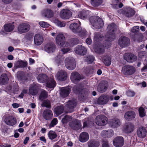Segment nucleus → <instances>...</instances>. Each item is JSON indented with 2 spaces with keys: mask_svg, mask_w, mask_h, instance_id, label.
Here are the masks:
<instances>
[{
  "mask_svg": "<svg viewBox=\"0 0 147 147\" xmlns=\"http://www.w3.org/2000/svg\"><path fill=\"white\" fill-rule=\"evenodd\" d=\"M139 30V27L138 26H135L133 27L131 32L134 33H136L138 32Z\"/></svg>",
  "mask_w": 147,
  "mask_h": 147,
  "instance_id": "obj_57",
  "label": "nucleus"
},
{
  "mask_svg": "<svg viewBox=\"0 0 147 147\" xmlns=\"http://www.w3.org/2000/svg\"><path fill=\"white\" fill-rule=\"evenodd\" d=\"M70 29L74 33L78 32L80 28L79 25L76 23L71 24L69 26Z\"/></svg>",
  "mask_w": 147,
  "mask_h": 147,
  "instance_id": "obj_36",
  "label": "nucleus"
},
{
  "mask_svg": "<svg viewBox=\"0 0 147 147\" xmlns=\"http://www.w3.org/2000/svg\"><path fill=\"white\" fill-rule=\"evenodd\" d=\"M65 65L66 68L69 70H73L76 66L74 59L71 57H66L65 60Z\"/></svg>",
  "mask_w": 147,
  "mask_h": 147,
  "instance_id": "obj_6",
  "label": "nucleus"
},
{
  "mask_svg": "<svg viewBox=\"0 0 147 147\" xmlns=\"http://www.w3.org/2000/svg\"><path fill=\"white\" fill-rule=\"evenodd\" d=\"M14 28L13 25L11 23L6 24L4 26V30L6 32H9L12 31Z\"/></svg>",
  "mask_w": 147,
  "mask_h": 147,
  "instance_id": "obj_39",
  "label": "nucleus"
},
{
  "mask_svg": "<svg viewBox=\"0 0 147 147\" xmlns=\"http://www.w3.org/2000/svg\"><path fill=\"white\" fill-rule=\"evenodd\" d=\"M69 126L72 129L78 130L81 128L82 124L80 120L75 119L69 123Z\"/></svg>",
  "mask_w": 147,
  "mask_h": 147,
  "instance_id": "obj_11",
  "label": "nucleus"
},
{
  "mask_svg": "<svg viewBox=\"0 0 147 147\" xmlns=\"http://www.w3.org/2000/svg\"><path fill=\"white\" fill-rule=\"evenodd\" d=\"M22 74V73L21 71H19L18 72L17 74V77L18 79H21Z\"/></svg>",
  "mask_w": 147,
  "mask_h": 147,
  "instance_id": "obj_64",
  "label": "nucleus"
},
{
  "mask_svg": "<svg viewBox=\"0 0 147 147\" xmlns=\"http://www.w3.org/2000/svg\"><path fill=\"white\" fill-rule=\"evenodd\" d=\"M134 127L133 124L129 123L124 127L123 131L126 133L129 134L133 131Z\"/></svg>",
  "mask_w": 147,
  "mask_h": 147,
  "instance_id": "obj_33",
  "label": "nucleus"
},
{
  "mask_svg": "<svg viewBox=\"0 0 147 147\" xmlns=\"http://www.w3.org/2000/svg\"><path fill=\"white\" fill-rule=\"evenodd\" d=\"M80 28L79 29L78 32L77 33L78 34V35L81 37H84V36L86 35L87 34V32L85 29H82L81 31H80Z\"/></svg>",
  "mask_w": 147,
  "mask_h": 147,
  "instance_id": "obj_52",
  "label": "nucleus"
},
{
  "mask_svg": "<svg viewBox=\"0 0 147 147\" xmlns=\"http://www.w3.org/2000/svg\"><path fill=\"white\" fill-rule=\"evenodd\" d=\"M94 50L96 52L100 54H102L105 52V50L102 46L98 47L97 48H95Z\"/></svg>",
  "mask_w": 147,
  "mask_h": 147,
  "instance_id": "obj_50",
  "label": "nucleus"
},
{
  "mask_svg": "<svg viewBox=\"0 0 147 147\" xmlns=\"http://www.w3.org/2000/svg\"><path fill=\"white\" fill-rule=\"evenodd\" d=\"M27 64V63L26 61H18L15 63L14 67L16 68L24 67L26 66Z\"/></svg>",
  "mask_w": 147,
  "mask_h": 147,
  "instance_id": "obj_35",
  "label": "nucleus"
},
{
  "mask_svg": "<svg viewBox=\"0 0 147 147\" xmlns=\"http://www.w3.org/2000/svg\"><path fill=\"white\" fill-rule=\"evenodd\" d=\"M94 58L92 55H87L85 58V61L88 63H92L94 60Z\"/></svg>",
  "mask_w": 147,
  "mask_h": 147,
  "instance_id": "obj_44",
  "label": "nucleus"
},
{
  "mask_svg": "<svg viewBox=\"0 0 147 147\" xmlns=\"http://www.w3.org/2000/svg\"><path fill=\"white\" fill-rule=\"evenodd\" d=\"M93 72V69L91 66L87 67L85 70V73L87 74H92Z\"/></svg>",
  "mask_w": 147,
  "mask_h": 147,
  "instance_id": "obj_55",
  "label": "nucleus"
},
{
  "mask_svg": "<svg viewBox=\"0 0 147 147\" xmlns=\"http://www.w3.org/2000/svg\"><path fill=\"white\" fill-rule=\"evenodd\" d=\"M87 144L88 147H98L100 144L98 141L93 140H89Z\"/></svg>",
  "mask_w": 147,
  "mask_h": 147,
  "instance_id": "obj_38",
  "label": "nucleus"
},
{
  "mask_svg": "<svg viewBox=\"0 0 147 147\" xmlns=\"http://www.w3.org/2000/svg\"><path fill=\"white\" fill-rule=\"evenodd\" d=\"M146 130L144 127H140L138 129L137 134L138 136L140 138H144L146 136Z\"/></svg>",
  "mask_w": 147,
  "mask_h": 147,
  "instance_id": "obj_32",
  "label": "nucleus"
},
{
  "mask_svg": "<svg viewBox=\"0 0 147 147\" xmlns=\"http://www.w3.org/2000/svg\"><path fill=\"white\" fill-rule=\"evenodd\" d=\"M4 121L6 124L11 126L14 125L17 123L16 119L11 116L7 117L4 119Z\"/></svg>",
  "mask_w": 147,
  "mask_h": 147,
  "instance_id": "obj_18",
  "label": "nucleus"
},
{
  "mask_svg": "<svg viewBox=\"0 0 147 147\" xmlns=\"http://www.w3.org/2000/svg\"><path fill=\"white\" fill-rule=\"evenodd\" d=\"M103 60V62L105 65L107 66H109L111 63V59L108 56H106L102 58Z\"/></svg>",
  "mask_w": 147,
  "mask_h": 147,
  "instance_id": "obj_43",
  "label": "nucleus"
},
{
  "mask_svg": "<svg viewBox=\"0 0 147 147\" xmlns=\"http://www.w3.org/2000/svg\"><path fill=\"white\" fill-rule=\"evenodd\" d=\"M109 123L113 128L118 127L121 124L120 120L117 118H115L109 121Z\"/></svg>",
  "mask_w": 147,
  "mask_h": 147,
  "instance_id": "obj_28",
  "label": "nucleus"
},
{
  "mask_svg": "<svg viewBox=\"0 0 147 147\" xmlns=\"http://www.w3.org/2000/svg\"><path fill=\"white\" fill-rule=\"evenodd\" d=\"M108 87V84L107 81H102L98 85V91L100 92H103L107 90Z\"/></svg>",
  "mask_w": 147,
  "mask_h": 147,
  "instance_id": "obj_15",
  "label": "nucleus"
},
{
  "mask_svg": "<svg viewBox=\"0 0 147 147\" xmlns=\"http://www.w3.org/2000/svg\"><path fill=\"white\" fill-rule=\"evenodd\" d=\"M86 49L81 45L77 46L74 49V52L76 54L84 55L87 52Z\"/></svg>",
  "mask_w": 147,
  "mask_h": 147,
  "instance_id": "obj_12",
  "label": "nucleus"
},
{
  "mask_svg": "<svg viewBox=\"0 0 147 147\" xmlns=\"http://www.w3.org/2000/svg\"><path fill=\"white\" fill-rule=\"evenodd\" d=\"M56 46L53 42L47 43L44 46L43 50L48 53L54 52L56 49Z\"/></svg>",
  "mask_w": 147,
  "mask_h": 147,
  "instance_id": "obj_8",
  "label": "nucleus"
},
{
  "mask_svg": "<svg viewBox=\"0 0 147 147\" xmlns=\"http://www.w3.org/2000/svg\"><path fill=\"white\" fill-rule=\"evenodd\" d=\"M86 42L88 45H90L92 42V40L90 38H88L86 40Z\"/></svg>",
  "mask_w": 147,
  "mask_h": 147,
  "instance_id": "obj_63",
  "label": "nucleus"
},
{
  "mask_svg": "<svg viewBox=\"0 0 147 147\" xmlns=\"http://www.w3.org/2000/svg\"><path fill=\"white\" fill-rule=\"evenodd\" d=\"M57 123L58 120L56 118H53L50 124V128L54 127L57 124Z\"/></svg>",
  "mask_w": 147,
  "mask_h": 147,
  "instance_id": "obj_54",
  "label": "nucleus"
},
{
  "mask_svg": "<svg viewBox=\"0 0 147 147\" xmlns=\"http://www.w3.org/2000/svg\"><path fill=\"white\" fill-rule=\"evenodd\" d=\"M139 57L142 58L143 56H147V52L145 51H140L139 53Z\"/></svg>",
  "mask_w": 147,
  "mask_h": 147,
  "instance_id": "obj_58",
  "label": "nucleus"
},
{
  "mask_svg": "<svg viewBox=\"0 0 147 147\" xmlns=\"http://www.w3.org/2000/svg\"><path fill=\"white\" fill-rule=\"evenodd\" d=\"M90 21L92 25L96 28L100 29L104 25L102 20L98 16L91 17L90 18Z\"/></svg>",
  "mask_w": 147,
  "mask_h": 147,
  "instance_id": "obj_5",
  "label": "nucleus"
},
{
  "mask_svg": "<svg viewBox=\"0 0 147 147\" xmlns=\"http://www.w3.org/2000/svg\"><path fill=\"white\" fill-rule=\"evenodd\" d=\"M124 140L123 138L121 136L116 137L113 140V145L116 147H121L124 144Z\"/></svg>",
  "mask_w": 147,
  "mask_h": 147,
  "instance_id": "obj_20",
  "label": "nucleus"
},
{
  "mask_svg": "<svg viewBox=\"0 0 147 147\" xmlns=\"http://www.w3.org/2000/svg\"><path fill=\"white\" fill-rule=\"evenodd\" d=\"M47 96V92L45 90H42L39 96V98L40 100H42L44 98H46Z\"/></svg>",
  "mask_w": 147,
  "mask_h": 147,
  "instance_id": "obj_47",
  "label": "nucleus"
},
{
  "mask_svg": "<svg viewBox=\"0 0 147 147\" xmlns=\"http://www.w3.org/2000/svg\"><path fill=\"white\" fill-rule=\"evenodd\" d=\"M90 12L89 10H83L78 13V16L81 19H85L90 14Z\"/></svg>",
  "mask_w": 147,
  "mask_h": 147,
  "instance_id": "obj_26",
  "label": "nucleus"
},
{
  "mask_svg": "<svg viewBox=\"0 0 147 147\" xmlns=\"http://www.w3.org/2000/svg\"><path fill=\"white\" fill-rule=\"evenodd\" d=\"M18 30L20 32L24 33L28 32L30 29V25L26 24H21L18 26Z\"/></svg>",
  "mask_w": 147,
  "mask_h": 147,
  "instance_id": "obj_19",
  "label": "nucleus"
},
{
  "mask_svg": "<svg viewBox=\"0 0 147 147\" xmlns=\"http://www.w3.org/2000/svg\"><path fill=\"white\" fill-rule=\"evenodd\" d=\"M43 39L42 36L39 34L36 35L34 38V42L36 45H40L43 42Z\"/></svg>",
  "mask_w": 147,
  "mask_h": 147,
  "instance_id": "obj_29",
  "label": "nucleus"
},
{
  "mask_svg": "<svg viewBox=\"0 0 147 147\" xmlns=\"http://www.w3.org/2000/svg\"><path fill=\"white\" fill-rule=\"evenodd\" d=\"M48 136L49 138L51 140L54 139L57 136L56 133L53 131H49L48 133Z\"/></svg>",
  "mask_w": 147,
  "mask_h": 147,
  "instance_id": "obj_48",
  "label": "nucleus"
},
{
  "mask_svg": "<svg viewBox=\"0 0 147 147\" xmlns=\"http://www.w3.org/2000/svg\"><path fill=\"white\" fill-rule=\"evenodd\" d=\"M42 16L47 18H51L53 16V12L51 9L46 8L42 10L41 11Z\"/></svg>",
  "mask_w": 147,
  "mask_h": 147,
  "instance_id": "obj_17",
  "label": "nucleus"
},
{
  "mask_svg": "<svg viewBox=\"0 0 147 147\" xmlns=\"http://www.w3.org/2000/svg\"><path fill=\"white\" fill-rule=\"evenodd\" d=\"M134 92L131 90H128L127 92V94L128 96L133 97L135 95Z\"/></svg>",
  "mask_w": 147,
  "mask_h": 147,
  "instance_id": "obj_59",
  "label": "nucleus"
},
{
  "mask_svg": "<svg viewBox=\"0 0 147 147\" xmlns=\"http://www.w3.org/2000/svg\"><path fill=\"white\" fill-rule=\"evenodd\" d=\"M79 40L78 38H73L69 40L68 42H67V45L70 49V51L71 50V47H73L74 45L78 44Z\"/></svg>",
  "mask_w": 147,
  "mask_h": 147,
  "instance_id": "obj_30",
  "label": "nucleus"
},
{
  "mask_svg": "<svg viewBox=\"0 0 147 147\" xmlns=\"http://www.w3.org/2000/svg\"><path fill=\"white\" fill-rule=\"evenodd\" d=\"M76 105V103L75 100H69L65 103L64 108L63 105L57 107L55 109V112L57 115L61 114L64 109L67 113H71L74 111V107Z\"/></svg>",
  "mask_w": 147,
  "mask_h": 147,
  "instance_id": "obj_2",
  "label": "nucleus"
},
{
  "mask_svg": "<svg viewBox=\"0 0 147 147\" xmlns=\"http://www.w3.org/2000/svg\"><path fill=\"white\" fill-rule=\"evenodd\" d=\"M39 24L41 27L45 28H48L50 26L47 22L44 21L39 22Z\"/></svg>",
  "mask_w": 147,
  "mask_h": 147,
  "instance_id": "obj_51",
  "label": "nucleus"
},
{
  "mask_svg": "<svg viewBox=\"0 0 147 147\" xmlns=\"http://www.w3.org/2000/svg\"><path fill=\"white\" fill-rule=\"evenodd\" d=\"M70 91L71 89L69 87L62 88L60 90V95L62 97H66L69 95Z\"/></svg>",
  "mask_w": 147,
  "mask_h": 147,
  "instance_id": "obj_23",
  "label": "nucleus"
},
{
  "mask_svg": "<svg viewBox=\"0 0 147 147\" xmlns=\"http://www.w3.org/2000/svg\"><path fill=\"white\" fill-rule=\"evenodd\" d=\"M117 28L116 25L114 23L111 24L107 27V30L109 36L108 40H105L103 44V47L105 48L108 49L110 47L111 43L110 40H112L115 38L114 32Z\"/></svg>",
  "mask_w": 147,
  "mask_h": 147,
  "instance_id": "obj_4",
  "label": "nucleus"
},
{
  "mask_svg": "<svg viewBox=\"0 0 147 147\" xmlns=\"http://www.w3.org/2000/svg\"><path fill=\"white\" fill-rule=\"evenodd\" d=\"M55 76L58 80L63 81L67 78V73L65 71L61 70L57 72Z\"/></svg>",
  "mask_w": 147,
  "mask_h": 147,
  "instance_id": "obj_10",
  "label": "nucleus"
},
{
  "mask_svg": "<svg viewBox=\"0 0 147 147\" xmlns=\"http://www.w3.org/2000/svg\"><path fill=\"white\" fill-rule=\"evenodd\" d=\"M144 66L141 69L142 72H147V64H146L144 63Z\"/></svg>",
  "mask_w": 147,
  "mask_h": 147,
  "instance_id": "obj_61",
  "label": "nucleus"
},
{
  "mask_svg": "<svg viewBox=\"0 0 147 147\" xmlns=\"http://www.w3.org/2000/svg\"><path fill=\"white\" fill-rule=\"evenodd\" d=\"M102 147H109L108 142L107 141H104L102 144Z\"/></svg>",
  "mask_w": 147,
  "mask_h": 147,
  "instance_id": "obj_62",
  "label": "nucleus"
},
{
  "mask_svg": "<svg viewBox=\"0 0 147 147\" xmlns=\"http://www.w3.org/2000/svg\"><path fill=\"white\" fill-rule=\"evenodd\" d=\"M88 134L85 132L82 133L80 135L79 140L82 142H85L87 141L89 139Z\"/></svg>",
  "mask_w": 147,
  "mask_h": 147,
  "instance_id": "obj_31",
  "label": "nucleus"
},
{
  "mask_svg": "<svg viewBox=\"0 0 147 147\" xmlns=\"http://www.w3.org/2000/svg\"><path fill=\"white\" fill-rule=\"evenodd\" d=\"M139 115L141 117H143L144 116L145 114L144 112V108L141 107L139 109Z\"/></svg>",
  "mask_w": 147,
  "mask_h": 147,
  "instance_id": "obj_56",
  "label": "nucleus"
},
{
  "mask_svg": "<svg viewBox=\"0 0 147 147\" xmlns=\"http://www.w3.org/2000/svg\"><path fill=\"white\" fill-rule=\"evenodd\" d=\"M114 134L112 129L103 130L101 132L102 135L104 137L109 138L111 137Z\"/></svg>",
  "mask_w": 147,
  "mask_h": 147,
  "instance_id": "obj_34",
  "label": "nucleus"
},
{
  "mask_svg": "<svg viewBox=\"0 0 147 147\" xmlns=\"http://www.w3.org/2000/svg\"><path fill=\"white\" fill-rule=\"evenodd\" d=\"M9 79L7 75L5 74H2L0 77V84L4 85L7 83Z\"/></svg>",
  "mask_w": 147,
  "mask_h": 147,
  "instance_id": "obj_37",
  "label": "nucleus"
},
{
  "mask_svg": "<svg viewBox=\"0 0 147 147\" xmlns=\"http://www.w3.org/2000/svg\"><path fill=\"white\" fill-rule=\"evenodd\" d=\"M42 116L45 119L49 120L52 117L53 114L51 111L49 109H46L43 111Z\"/></svg>",
  "mask_w": 147,
  "mask_h": 147,
  "instance_id": "obj_27",
  "label": "nucleus"
},
{
  "mask_svg": "<svg viewBox=\"0 0 147 147\" xmlns=\"http://www.w3.org/2000/svg\"><path fill=\"white\" fill-rule=\"evenodd\" d=\"M72 117L70 116L66 115L62 119V122L63 123H65L72 120Z\"/></svg>",
  "mask_w": 147,
  "mask_h": 147,
  "instance_id": "obj_46",
  "label": "nucleus"
},
{
  "mask_svg": "<svg viewBox=\"0 0 147 147\" xmlns=\"http://www.w3.org/2000/svg\"><path fill=\"white\" fill-rule=\"evenodd\" d=\"M102 2V0H91L92 5L94 6H98L101 5Z\"/></svg>",
  "mask_w": 147,
  "mask_h": 147,
  "instance_id": "obj_45",
  "label": "nucleus"
},
{
  "mask_svg": "<svg viewBox=\"0 0 147 147\" xmlns=\"http://www.w3.org/2000/svg\"><path fill=\"white\" fill-rule=\"evenodd\" d=\"M107 118L105 116L102 115H100L96 117L95 122L98 125L103 126L107 123Z\"/></svg>",
  "mask_w": 147,
  "mask_h": 147,
  "instance_id": "obj_7",
  "label": "nucleus"
},
{
  "mask_svg": "<svg viewBox=\"0 0 147 147\" xmlns=\"http://www.w3.org/2000/svg\"><path fill=\"white\" fill-rule=\"evenodd\" d=\"M55 61L58 65L63 64V58L61 55H58L55 58Z\"/></svg>",
  "mask_w": 147,
  "mask_h": 147,
  "instance_id": "obj_41",
  "label": "nucleus"
},
{
  "mask_svg": "<svg viewBox=\"0 0 147 147\" xmlns=\"http://www.w3.org/2000/svg\"><path fill=\"white\" fill-rule=\"evenodd\" d=\"M51 35L53 36H56L55 41L56 44L59 47H62L61 51L63 54H65L70 51V49L67 45V42L65 41L64 33L62 32L51 33Z\"/></svg>",
  "mask_w": 147,
  "mask_h": 147,
  "instance_id": "obj_1",
  "label": "nucleus"
},
{
  "mask_svg": "<svg viewBox=\"0 0 147 147\" xmlns=\"http://www.w3.org/2000/svg\"><path fill=\"white\" fill-rule=\"evenodd\" d=\"M129 40L127 37L124 36L119 38L118 40V44L120 46L123 48L128 45L129 44Z\"/></svg>",
  "mask_w": 147,
  "mask_h": 147,
  "instance_id": "obj_16",
  "label": "nucleus"
},
{
  "mask_svg": "<svg viewBox=\"0 0 147 147\" xmlns=\"http://www.w3.org/2000/svg\"><path fill=\"white\" fill-rule=\"evenodd\" d=\"M29 91L31 94L32 95H36L37 92L36 86L35 85H33L31 86L29 88Z\"/></svg>",
  "mask_w": 147,
  "mask_h": 147,
  "instance_id": "obj_42",
  "label": "nucleus"
},
{
  "mask_svg": "<svg viewBox=\"0 0 147 147\" xmlns=\"http://www.w3.org/2000/svg\"><path fill=\"white\" fill-rule=\"evenodd\" d=\"M55 23L57 26L60 27H65L66 25V23L65 22H61L58 20H55Z\"/></svg>",
  "mask_w": 147,
  "mask_h": 147,
  "instance_id": "obj_49",
  "label": "nucleus"
},
{
  "mask_svg": "<svg viewBox=\"0 0 147 147\" xmlns=\"http://www.w3.org/2000/svg\"><path fill=\"white\" fill-rule=\"evenodd\" d=\"M124 59L127 62L131 63L135 61L137 59L136 57L132 54L126 53L124 56Z\"/></svg>",
  "mask_w": 147,
  "mask_h": 147,
  "instance_id": "obj_22",
  "label": "nucleus"
},
{
  "mask_svg": "<svg viewBox=\"0 0 147 147\" xmlns=\"http://www.w3.org/2000/svg\"><path fill=\"white\" fill-rule=\"evenodd\" d=\"M37 79L40 83L46 82V86L47 88L53 89L56 86V82L52 76L49 78L45 74H40L38 75Z\"/></svg>",
  "mask_w": 147,
  "mask_h": 147,
  "instance_id": "obj_3",
  "label": "nucleus"
},
{
  "mask_svg": "<svg viewBox=\"0 0 147 147\" xmlns=\"http://www.w3.org/2000/svg\"><path fill=\"white\" fill-rule=\"evenodd\" d=\"M109 100V96L107 95H103L100 96L98 99V103L100 105L106 104Z\"/></svg>",
  "mask_w": 147,
  "mask_h": 147,
  "instance_id": "obj_25",
  "label": "nucleus"
},
{
  "mask_svg": "<svg viewBox=\"0 0 147 147\" xmlns=\"http://www.w3.org/2000/svg\"><path fill=\"white\" fill-rule=\"evenodd\" d=\"M122 13L127 17H130L133 16L135 13L134 10L130 7H125Z\"/></svg>",
  "mask_w": 147,
  "mask_h": 147,
  "instance_id": "obj_21",
  "label": "nucleus"
},
{
  "mask_svg": "<svg viewBox=\"0 0 147 147\" xmlns=\"http://www.w3.org/2000/svg\"><path fill=\"white\" fill-rule=\"evenodd\" d=\"M135 113L134 111H129L125 113L124 116L126 120L128 121H130L135 118Z\"/></svg>",
  "mask_w": 147,
  "mask_h": 147,
  "instance_id": "obj_24",
  "label": "nucleus"
},
{
  "mask_svg": "<svg viewBox=\"0 0 147 147\" xmlns=\"http://www.w3.org/2000/svg\"><path fill=\"white\" fill-rule=\"evenodd\" d=\"M94 40L96 42H100L103 39V35L98 32H95L94 34Z\"/></svg>",
  "mask_w": 147,
  "mask_h": 147,
  "instance_id": "obj_40",
  "label": "nucleus"
},
{
  "mask_svg": "<svg viewBox=\"0 0 147 147\" xmlns=\"http://www.w3.org/2000/svg\"><path fill=\"white\" fill-rule=\"evenodd\" d=\"M42 106L49 108L51 107L50 101L48 100H44L42 103Z\"/></svg>",
  "mask_w": 147,
  "mask_h": 147,
  "instance_id": "obj_53",
  "label": "nucleus"
},
{
  "mask_svg": "<svg viewBox=\"0 0 147 147\" xmlns=\"http://www.w3.org/2000/svg\"><path fill=\"white\" fill-rule=\"evenodd\" d=\"M82 78L80 74L76 72H73L71 74V80L74 83H78Z\"/></svg>",
  "mask_w": 147,
  "mask_h": 147,
  "instance_id": "obj_14",
  "label": "nucleus"
},
{
  "mask_svg": "<svg viewBox=\"0 0 147 147\" xmlns=\"http://www.w3.org/2000/svg\"><path fill=\"white\" fill-rule=\"evenodd\" d=\"M71 11L67 9H65L61 11L60 16V17L63 19H67L69 18L72 16Z\"/></svg>",
  "mask_w": 147,
  "mask_h": 147,
  "instance_id": "obj_13",
  "label": "nucleus"
},
{
  "mask_svg": "<svg viewBox=\"0 0 147 147\" xmlns=\"http://www.w3.org/2000/svg\"><path fill=\"white\" fill-rule=\"evenodd\" d=\"M136 71L135 67L130 65L125 66L123 68L122 70L123 73L126 75H129L133 74Z\"/></svg>",
  "mask_w": 147,
  "mask_h": 147,
  "instance_id": "obj_9",
  "label": "nucleus"
},
{
  "mask_svg": "<svg viewBox=\"0 0 147 147\" xmlns=\"http://www.w3.org/2000/svg\"><path fill=\"white\" fill-rule=\"evenodd\" d=\"M76 90H77V91L79 92L80 94V93L81 92V94H82L83 97H84V95L85 96H86V93L85 92L84 93V94H83V92L85 90V89H82L80 88H78V89H76Z\"/></svg>",
  "mask_w": 147,
  "mask_h": 147,
  "instance_id": "obj_60",
  "label": "nucleus"
}]
</instances>
